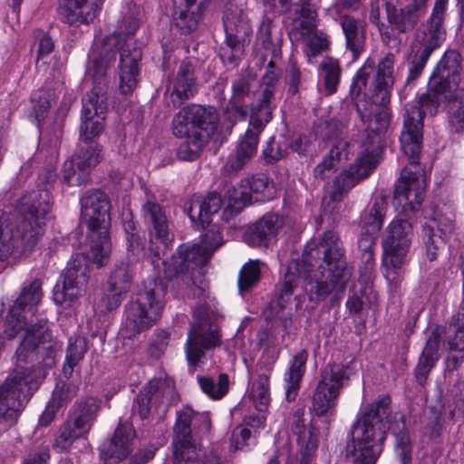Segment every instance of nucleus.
I'll return each mask as SVG.
<instances>
[{
	"label": "nucleus",
	"mask_w": 464,
	"mask_h": 464,
	"mask_svg": "<svg viewBox=\"0 0 464 464\" xmlns=\"http://www.w3.org/2000/svg\"><path fill=\"white\" fill-rule=\"evenodd\" d=\"M132 283V272L130 262L121 261L115 264L108 278V285L112 291L126 294L130 291Z\"/></svg>",
	"instance_id": "nucleus-48"
},
{
	"label": "nucleus",
	"mask_w": 464,
	"mask_h": 464,
	"mask_svg": "<svg viewBox=\"0 0 464 464\" xmlns=\"http://www.w3.org/2000/svg\"><path fill=\"white\" fill-rule=\"evenodd\" d=\"M174 390V382L167 375L154 377L137 394L131 408L132 415H138L142 420L148 419L152 405L169 403Z\"/></svg>",
	"instance_id": "nucleus-26"
},
{
	"label": "nucleus",
	"mask_w": 464,
	"mask_h": 464,
	"mask_svg": "<svg viewBox=\"0 0 464 464\" xmlns=\"http://www.w3.org/2000/svg\"><path fill=\"white\" fill-rule=\"evenodd\" d=\"M429 0H411L404 7H399V0L390 8L388 23L398 34H405L415 30L427 12Z\"/></svg>",
	"instance_id": "nucleus-31"
},
{
	"label": "nucleus",
	"mask_w": 464,
	"mask_h": 464,
	"mask_svg": "<svg viewBox=\"0 0 464 464\" xmlns=\"http://www.w3.org/2000/svg\"><path fill=\"white\" fill-rule=\"evenodd\" d=\"M285 84L287 87V95L291 97L299 96L302 88V73L297 67L296 62L292 58L285 69Z\"/></svg>",
	"instance_id": "nucleus-59"
},
{
	"label": "nucleus",
	"mask_w": 464,
	"mask_h": 464,
	"mask_svg": "<svg viewBox=\"0 0 464 464\" xmlns=\"http://www.w3.org/2000/svg\"><path fill=\"white\" fill-rule=\"evenodd\" d=\"M250 396L256 409L259 412H263L267 409L270 401L269 375L267 373L258 375L256 382L252 386Z\"/></svg>",
	"instance_id": "nucleus-53"
},
{
	"label": "nucleus",
	"mask_w": 464,
	"mask_h": 464,
	"mask_svg": "<svg viewBox=\"0 0 464 464\" xmlns=\"http://www.w3.org/2000/svg\"><path fill=\"white\" fill-rule=\"evenodd\" d=\"M262 265L263 263L259 259H255L249 260L241 267L237 279L238 290L241 295L256 287L260 282Z\"/></svg>",
	"instance_id": "nucleus-47"
},
{
	"label": "nucleus",
	"mask_w": 464,
	"mask_h": 464,
	"mask_svg": "<svg viewBox=\"0 0 464 464\" xmlns=\"http://www.w3.org/2000/svg\"><path fill=\"white\" fill-rule=\"evenodd\" d=\"M140 215L149 231L150 251L157 260H152L155 269L160 267L159 261L165 256L173 240L171 222L167 217L166 208L156 201L153 196L146 194L141 206Z\"/></svg>",
	"instance_id": "nucleus-17"
},
{
	"label": "nucleus",
	"mask_w": 464,
	"mask_h": 464,
	"mask_svg": "<svg viewBox=\"0 0 464 464\" xmlns=\"http://www.w3.org/2000/svg\"><path fill=\"white\" fill-rule=\"evenodd\" d=\"M55 346L53 340L42 344L34 350L32 356H28L26 360H17L18 362L38 363L44 366L52 367L54 363Z\"/></svg>",
	"instance_id": "nucleus-56"
},
{
	"label": "nucleus",
	"mask_w": 464,
	"mask_h": 464,
	"mask_svg": "<svg viewBox=\"0 0 464 464\" xmlns=\"http://www.w3.org/2000/svg\"><path fill=\"white\" fill-rule=\"evenodd\" d=\"M183 138L186 140L178 148V158L184 161L198 160L208 140L192 133L184 135Z\"/></svg>",
	"instance_id": "nucleus-50"
},
{
	"label": "nucleus",
	"mask_w": 464,
	"mask_h": 464,
	"mask_svg": "<svg viewBox=\"0 0 464 464\" xmlns=\"http://www.w3.org/2000/svg\"><path fill=\"white\" fill-rule=\"evenodd\" d=\"M352 275L353 267L347 263L340 236L334 230H326L306 244L302 259H293L287 264L282 285L269 303L267 316L276 317L286 307L301 277L305 281L304 289L310 302L319 304L333 295L331 303L334 305L343 297Z\"/></svg>",
	"instance_id": "nucleus-1"
},
{
	"label": "nucleus",
	"mask_w": 464,
	"mask_h": 464,
	"mask_svg": "<svg viewBox=\"0 0 464 464\" xmlns=\"http://www.w3.org/2000/svg\"><path fill=\"white\" fill-rule=\"evenodd\" d=\"M449 121L455 131L464 130V88L452 93L449 102Z\"/></svg>",
	"instance_id": "nucleus-52"
},
{
	"label": "nucleus",
	"mask_w": 464,
	"mask_h": 464,
	"mask_svg": "<svg viewBox=\"0 0 464 464\" xmlns=\"http://www.w3.org/2000/svg\"><path fill=\"white\" fill-rule=\"evenodd\" d=\"M38 388L29 368L17 367L0 384V423L14 425Z\"/></svg>",
	"instance_id": "nucleus-13"
},
{
	"label": "nucleus",
	"mask_w": 464,
	"mask_h": 464,
	"mask_svg": "<svg viewBox=\"0 0 464 464\" xmlns=\"http://www.w3.org/2000/svg\"><path fill=\"white\" fill-rule=\"evenodd\" d=\"M219 115L215 107L190 103L174 116L172 131L176 137L194 135L209 140L218 130Z\"/></svg>",
	"instance_id": "nucleus-19"
},
{
	"label": "nucleus",
	"mask_w": 464,
	"mask_h": 464,
	"mask_svg": "<svg viewBox=\"0 0 464 464\" xmlns=\"http://www.w3.org/2000/svg\"><path fill=\"white\" fill-rule=\"evenodd\" d=\"M412 237L411 223L408 219L399 218L389 225L388 234L382 242L385 276L395 287L404 277Z\"/></svg>",
	"instance_id": "nucleus-16"
},
{
	"label": "nucleus",
	"mask_w": 464,
	"mask_h": 464,
	"mask_svg": "<svg viewBox=\"0 0 464 464\" xmlns=\"http://www.w3.org/2000/svg\"><path fill=\"white\" fill-rule=\"evenodd\" d=\"M169 282L163 270H158L143 281L141 287L125 305L123 330L129 338L152 327L161 316Z\"/></svg>",
	"instance_id": "nucleus-9"
},
{
	"label": "nucleus",
	"mask_w": 464,
	"mask_h": 464,
	"mask_svg": "<svg viewBox=\"0 0 464 464\" xmlns=\"http://www.w3.org/2000/svg\"><path fill=\"white\" fill-rule=\"evenodd\" d=\"M450 0H435L431 13L427 19L423 37L411 46L407 58L408 73L401 92L413 89L421 77L426 64L432 54L445 42L447 32L444 26Z\"/></svg>",
	"instance_id": "nucleus-11"
},
{
	"label": "nucleus",
	"mask_w": 464,
	"mask_h": 464,
	"mask_svg": "<svg viewBox=\"0 0 464 464\" xmlns=\"http://www.w3.org/2000/svg\"><path fill=\"white\" fill-rule=\"evenodd\" d=\"M108 99V91L104 87L92 85L82 100L80 136L73 157L77 167L88 174L102 160V146L97 138L104 130Z\"/></svg>",
	"instance_id": "nucleus-8"
},
{
	"label": "nucleus",
	"mask_w": 464,
	"mask_h": 464,
	"mask_svg": "<svg viewBox=\"0 0 464 464\" xmlns=\"http://www.w3.org/2000/svg\"><path fill=\"white\" fill-rule=\"evenodd\" d=\"M209 415L185 406L176 412L173 427V464H198V440L208 433Z\"/></svg>",
	"instance_id": "nucleus-12"
},
{
	"label": "nucleus",
	"mask_w": 464,
	"mask_h": 464,
	"mask_svg": "<svg viewBox=\"0 0 464 464\" xmlns=\"http://www.w3.org/2000/svg\"><path fill=\"white\" fill-rule=\"evenodd\" d=\"M344 36V47L353 61L365 53L367 47V24L355 16L343 17L340 24Z\"/></svg>",
	"instance_id": "nucleus-36"
},
{
	"label": "nucleus",
	"mask_w": 464,
	"mask_h": 464,
	"mask_svg": "<svg viewBox=\"0 0 464 464\" xmlns=\"http://www.w3.org/2000/svg\"><path fill=\"white\" fill-rule=\"evenodd\" d=\"M124 297V294L119 291H112V288L108 285V288L104 290L100 297L94 303V308L96 312L106 314L117 309Z\"/></svg>",
	"instance_id": "nucleus-54"
},
{
	"label": "nucleus",
	"mask_w": 464,
	"mask_h": 464,
	"mask_svg": "<svg viewBox=\"0 0 464 464\" xmlns=\"http://www.w3.org/2000/svg\"><path fill=\"white\" fill-rule=\"evenodd\" d=\"M424 243L426 248V256L430 261L437 258L439 250L445 245L443 238L431 227L424 228Z\"/></svg>",
	"instance_id": "nucleus-62"
},
{
	"label": "nucleus",
	"mask_w": 464,
	"mask_h": 464,
	"mask_svg": "<svg viewBox=\"0 0 464 464\" xmlns=\"http://www.w3.org/2000/svg\"><path fill=\"white\" fill-rule=\"evenodd\" d=\"M80 204L88 227L89 256L102 267L107 264L111 251L110 198L104 191L92 188L81 196Z\"/></svg>",
	"instance_id": "nucleus-10"
},
{
	"label": "nucleus",
	"mask_w": 464,
	"mask_h": 464,
	"mask_svg": "<svg viewBox=\"0 0 464 464\" xmlns=\"http://www.w3.org/2000/svg\"><path fill=\"white\" fill-rule=\"evenodd\" d=\"M82 259L76 255L67 263L53 290L54 303L64 308L72 306L86 290L89 276Z\"/></svg>",
	"instance_id": "nucleus-21"
},
{
	"label": "nucleus",
	"mask_w": 464,
	"mask_h": 464,
	"mask_svg": "<svg viewBox=\"0 0 464 464\" xmlns=\"http://www.w3.org/2000/svg\"><path fill=\"white\" fill-rule=\"evenodd\" d=\"M274 28V21L268 16H264L258 27L256 37L262 47L270 51L272 53V56L275 58L277 54L276 44L272 40V31Z\"/></svg>",
	"instance_id": "nucleus-58"
},
{
	"label": "nucleus",
	"mask_w": 464,
	"mask_h": 464,
	"mask_svg": "<svg viewBox=\"0 0 464 464\" xmlns=\"http://www.w3.org/2000/svg\"><path fill=\"white\" fill-rule=\"evenodd\" d=\"M373 103L378 106V109L373 115V121L371 120L370 111L366 109L362 110L358 104L356 106L357 113L361 121L363 123L369 122L363 134V150L372 155L378 157L383 147L382 136L390 128L392 113V109L389 106L390 102H385L384 104L379 102Z\"/></svg>",
	"instance_id": "nucleus-24"
},
{
	"label": "nucleus",
	"mask_w": 464,
	"mask_h": 464,
	"mask_svg": "<svg viewBox=\"0 0 464 464\" xmlns=\"http://www.w3.org/2000/svg\"><path fill=\"white\" fill-rule=\"evenodd\" d=\"M462 62V55L458 50H446L433 68L429 80L435 86H441L448 92H457L460 89L459 85L463 73Z\"/></svg>",
	"instance_id": "nucleus-29"
},
{
	"label": "nucleus",
	"mask_w": 464,
	"mask_h": 464,
	"mask_svg": "<svg viewBox=\"0 0 464 464\" xmlns=\"http://www.w3.org/2000/svg\"><path fill=\"white\" fill-rule=\"evenodd\" d=\"M308 353L303 349L291 360L289 369L285 374L286 383L285 398L288 401H294L298 394L302 379L305 372V365Z\"/></svg>",
	"instance_id": "nucleus-41"
},
{
	"label": "nucleus",
	"mask_w": 464,
	"mask_h": 464,
	"mask_svg": "<svg viewBox=\"0 0 464 464\" xmlns=\"http://www.w3.org/2000/svg\"><path fill=\"white\" fill-rule=\"evenodd\" d=\"M227 185L230 184L226 182L220 191H211L202 201L197 202L198 222L202 228H206L211 223L210 217L218 213L225 201L227 202V198L226 197Z\"/></svg>",
	"instance_id": "nucleus-43"
},
{
	"label": "nucleus",
	"mask_w": 464,
	"mask_h": 464,
	"mask_svg": "<svg viewBox=\"0 0 464 464\" xmlns=\"http://www.w3.org/2000/svg\"><path fill=\"white\" fill-rule=\"evenodd\" d=\"M255 76L250 73H239L232 82V95L227 109L233 111L235 119L238 116L245 120L247 116V108L244 105L246 100L251 97Z\"/></svg>",
	"instance_id": "nucleus-39"
},
{
	"label": "nucleus",
	"mask_w": 464,
	"mask_h": 464,
	"mask_svg": "<svg viewBox=\"0 0 464 464\" xmlns=\"http://www.w3.org/2000/svg\"><path fill=\"white\" fill-rule=\"evenodd\" d=\"M377 164V157L363 150L353 164L335 177L332 198L341 200L343 194H346L362 179L369 177Z\"/></svg>",
	"instance_id": "nucleus-27"
},
{
	"label": "nucleus",
	"mask_w": 464,
	"mask_h": 464,
	"mask_svg": "<svg viewBox=\"0 0 464 464\" xmlns=\"http://www.w3.org/2000/svg\"><path fill=\"white\" fill-rule=\"evenodd\" d=\"M319 89L325 95H333L337 92L341 82L342 68L337 59L324 58L318 67Z\"/></svg>",
	"instance_id": "nucleus-42"
},
{
	"label": "nucleus",
	"mask_w": 464,
	"mask_h": 464,
	"mask_svg": "<svg viewBox=\"0 0 464 464\" xmlns=\"http://www.w3.org/2000/svg\"><path fill=\"white\" fill-rule=\"evenodd\" d=\"M226 197L227 206L225 212L232 214L240 213L245 207L253 202H265L272 198L273 187L268 177L265 174H256L242 181L239 188L233 185H227Z\"/></svg>",
	"instance_id": "nucleus-22"
},
{
	"label": "nucleus",
	"mask_w": 464,
	"mask_h": 464,
	"mask_svg": "<svg viewBox=\"0 0 464 464\" xmlns=\"http://www.w3.org/2000/svg\"><path fill=\"white\" fill-rule=\"evenodd\" d=\"M16 208L22 219L14 232L8 228L0 212V260L10 256H26L34 251L51 218L53 197L46 188L26 191Z\"/></svg>",
	"instance_id": "nucleus-6"
},
{
	"label": "nucleus",
	"mask_w": 464,
	"mask_h": 464,
	"mask_svg": "<svg viewBox=\"0 0 464 464\" xmlns=\"http://www.w3.org/2000/svg\"><path fill=\"white\" fill-rule=\"evenodd\" d=\"M63 179L69 186H80L85 183L89 174L82 168L77 167L75 158L66 160L63 165Z\"/></svg>",
	"instance_id": "nucleus-57"
},
{
	"label": "nucleus",
	"mask_w": 464,
	"mask_h": 464,
	"mask_svg": "<svg viewBox=\"0 0 464 464\" xmlns=\"http://www.w3.org/2000/svg\"><path fill=\"white\" fill-rule=\"evenodd\" d=\"M354 373L352 362L328 363L321 371L320 380L313 392L311 411L318 417L333 416L341 391L349 384Z\"/></svg>",
	"instance_id": "nucleus-15"
},
{
	"label": "nucleus",
	"mask_w": 464,
	"mask_h": 464,
	"mask_svg": "<svg viewBox=\"0 0 464 464\" xmlns=\"http://www.w3.org/2000/svg\"><path fill=\"white\" fill-rule=\"evenodd\" d=\"M295 5L299 7L296 13L305 20L302 22V26L307 30H312L315 26L314 21L317 16L315 0H299Z\"/></svg>",
	"instance_id": "nucleus-61"
},
{
	"label": "nucleus",
	"mask_w": 464,
	"mask_h": 464,
	"mask_svg": "<svg viewBox=\"0 0 464 464\" xmlns=\"http://www.w3.org/2000/svg\"><path fill=\"white\" fill-rule=\"evenodd\" d=\"M201 237L205 246L182 244L169 260L161 261L165 278L176 280L179 287H189L193 297L197 298L206 295L207 284L201 278L202 270L212 254L223 244L222 234L216 226Z\"/></svg>",
	"instance_id": "nucleus-7"
},
{
	"label": "nucleus",
	"mask_w": 464,
	"mask_h": 464,
	"mask_svg": "<svg viewBox=\"0 0 464 464\" xmlns=\"http://www.w3.org/2000/svg\"><path fill=\"white\" fill-rule=\"evenodd\" d=\"M312 140L306 135L288 137V150L296 152L300 156H306L311 150Z\"/></svg>",
	"instance_id": "nucleus-64"
},
{
	"label": "nucleus",
	"mask_w": 464,
	"mask_h": 464,
	"mask_svg": "<svg viewBox=\"0 0 464 464\" xmlns=\"http://www.w3.org/2000/svg\"><path fill=\"white\" fill-rule=\"evenodd\" d=\"M87 351V340L84 337L78 336L69 339L63 367V374L67 380L72 377L74 367L83 359Z\"/></svg>",
	"instance_id": "nucleus-45"
},
{
	"label": "nucleus",
	"mask_w": 464,
	"mask_h": 464,
	"mask_svg": "<svg viewBox=\"0 0 464 464\" xmlns=\"http://www.w3.org/2000/svg\"><path fill=\"white\" fill-rule=\"evenodd\" d=\"M395 61V55L392 53H387L379 60L372 82L371 99L372 102L384 104L391 102L395 82L393 75Z\"/></svg>",
	"instance_id": "nucleus-35"
},
{
	"label": "nucleus",
	"mask_w": 464,
	"mask_h": 464,
	"mask_svg": "<svg viewBox=\"0 0 464 464\" xmlns=\"http://www.w3.org/2000/svg\"><path fill=\"white\" fill-rule=\"evenodd\" d=\"M393 4H396V0H371L369 21L376 27H383V22L381 21V10H385L386 19L388 20V14Z\"/></svg>",
	"instance_id": "nucleus-63"
},
{
	"label": "nucleus",
	"mask_w": 464,
	"mask_h": 464,
	"mask_svg": "<svg viewBox=\"0 0 464 464\" xmlns=\"http://www.w3.org/2000/svg\"><path fill=\"white\" fill-rule=\"evenodd\" d=\"M288 137L285 134L274 135L266 142L261 158L267 165L275 164L287 157Z\"/></svg>",
	"instance_id": "nucleus-46"
},
{
	"label": "nucleus",
	"mask_w": 464,
	"mask_h": 464,
	"mask_svg": "<svg viewBox=\"0 0 464 464\" xmlns=\"http://www.w3.org/2000/svg\"><path fill=\"white\" fill-rule=\"evenodd\" d=\"M392 399L382 394L367 404L353 423L346 440L345 457L353 464H376L391 430L396 439L395 450L402 464L411 462V446L404 416L392 423Z\"/></svg>",
	"instance_id": "nucleus-4"
},
{
	"label": "nucleus",
	"mask_w": 464,
	"mask_h": 464,
	"mask_svg": "<svg viewBox=\"0 0 464 464\" xmlns=\"http://www.w3.org/2000/svg\"><path fill=\"white\" fill-rule=\"evenodd\" d=\"M433 84L429 80L427 91L419 97L417 103L406 108L403 115L400 143L408 164L402 169L395 185L393 201L408 218L419 211L425 195V179L419 161L424 117L426 114L436 115L453 93Z\"/></svg>",
	"instance_id": "nucleus-2"
},
{
	"label": "nucleus",
	"mask_w": 464,
	"mask_h": 464,
	"mask_svg": "<svg viewBox=\"0 0 464 464\" xmlns=\"http://www.w3.org/2000/svg\"><path fill=\"white\" fill-rule=\"evenodd\" d=\"M286 217L277 212H267L248 225L244 233L245 242L253 247H267L276 240L285 225Z\"/></svg>",
	"instance_id": "nucleus-28"
},
{
	"label": "nucleus",
	"mask_w": 464,
	"mask_h": 464,
	"mask_svg": "<svg viewBox=\"0 0 464 464\" xmlns=\"http://www.w3.org/2000/svg\"><path fill=\"white\" fill-rule=\"evenodd\" d=\"M280 78V70L276 66L275 62L271 60L262 77V84L256 99L250 104V109L260 111L264 113L273 116L275 109L276 85Z\"/></svg>",
	"instance_id": "nucleus-37"
},
{
	"label": "nucleus",
	"mask_w": 464,
	"mask_h": 464,
	"mask_svg": "<svg viewBox=\"0 0 464 464\" xmlns=\"http://www.w3.org/2000/svg\"><path fill=\"white\" fill-rule=\"evenodd\" d=\"M102 403L100 398L93 396L76 400L58 430L53 448L68 450L76 440L86 439L97 420Z\"/></svg>",
	"instance_id": "nucleus-14"
},
{
	"label": "nucleus",
	"mask_w": 464,
	"mask_h": 464,
	"mask_svg": "<svg viewBox=\"0 0 464 464\" xmlns=\"http://www.w3.org/2000/svg\"><path fill=\"white\" fill-rule=\"evenodd\" d=\"M349 143L345 140H338L335 142L328 154L324 157L323 160L314 169V176L315 179H325L329 178L334 171L335 166L341 160L342 155L347 158L348 152L346 149Z\"/></svg>",
	"instance_id": "nucleus-44"
},
{
	"label": "nucleus",
	"mask_w": 464,
	"mask_h": 464,
	"mask_svg": "<svg viewBox=\"0 0 464 464\" xmlns=\"http://www.w3.org/2000/svg\"><path fill=\"white\" fill-rule=\"evenodd\" d=\"M224 27L226 38L218 48V57L225 66L234 69L244 57L253 30L249 22L243 18L227 19L224 21Z\"/></svg>",
	"instance_id": "nucleus-23"
},
{
	"label": "nucleus",
	"mask_w": 464,
	"mask_h": 464,
	"mask_svg": "<svg viewBox=\"0 0 464 464\" xmlns=\"http://www.w3.org/2000/svg\"><path fill=\"white\" fill-rule=\"evenodd\" d=\"M78 392V386L72 382H57L49 401L60 409L67 405Z\"/></svg>",
	"instance_id": "nucleus-55"
},
{
	"label": "nucleus",
	"mask_w": 464,
	"mask_h": 464,
	"mask_svg": "<svg viewBox=\"0 0 464 464\" xmlns=\"http://www.w3.org/2000/svg\"><path fill=\"white\" fill-rule=\"evenodd\" d=\"M291 430L296 436L302 462H306L318 448L320 438L319 427L314 420H311L309 425H307L304 420V410L298 409L293 414Z\"/></svg>",
	"instance_id": "nucleus-34"
},
{
	"label": "nucleus",
	"mask_w": 464,
	"mask_h": 464,
	"mask_svg": "<svg viewBox=\"0 0 464 464\" xmlns=\"http://www.w3.org/2000/svg\"><path fill=\"white\" fill-rule=\"evenodd\" d=\"M201 391L213 400L223 398L228 392L229 381L227 373L218 375V382L208 376H198Z\"/></svg>",
	"instance_id": "nucleus-51"
},
{
	"label": "nucleus",
	"mask_w": 464,
	"mask_h": 464,
	"mask_svg": "<svg viewBox=\"0 0 464 464\" xmlns=\"http://www.w3.org/2000/svg\"><path fill=\"white\" fill-rule=\"evenodd\" d=\"M135 431L130 424L120 422L113 436L100 445V459L106 464H117L126 459L131 451Z\"/></svg>",
	"instance_id": "nucleus-32"
},
{
	"label": "nucleus",
	"mask_w": 464,
	"mask_h": 464,
	"mask_svg": "<svg viewBox=\"0 0 464 464\" xmlns=\"http://www.w3.org/2000/svg\"><path fill=\"white\" fill-rule=\"evenodd\" d=\"M170 101L174 107H180L192 99L198 92L195 63L185 59L179 63L176 73L168 87Z\"/></svg>",
	"instance_id": "nucleus-30"
},
{
	"label": "nucleus",
	"mask_w": 464,
	"mask_h": 464,
	"mask_svg": "<svg viewBox=\"0 0 464 464\" xmlns=\"http://www.w3.org/2000/svg\"><path fill=\"white\" fill-rule=\"evenodd\" d=\"M50 341H53V336L48 321L40 319L26 329L25 335L15 352L17 360H26L28 356H32L34 350Z\"/></svg>",
	"instance_id": "nucleus-38"
},
{
	"label": "nucleus",
	"mask_w": 464,
	"mask_h": 464,
	"mask_svg": "<svg viewBox=\"0 0 464 464\" xmlns=\"http://www.w3.org/2000/svg\"><path fill=\"white\" fill-rule=\"evenodd\" d=\"M102 0H58L57 15L71 26L89 24L97 16Z\"/></svg>",
	"instance_id": "nucleus-33"
},
{
	"label": "nucleus",
	"mask_w": 464,
	"mask_h": 464,
	"mask_svg": "<svg viewBox=\"0 0 464 464\" xmlns=\"http://www.w3.org/2000/svg\"><path fill=\"white\" fill-rule=\"evenodd\" d=\"M43 282L39 278L26 280L10 306L5 316L4 333L8 339H14L25 329L28 324V315H34L42 302L44 293Z\"/></svg>",
	"instance_id": "nucleus-18"
},
{
	"label": "nucleus",
	"mask_w": 464,
	"mask_h": 464,
	"mask_svg": "<svg viewBox=\"0 0 464 464\" xmlns=\"http://www.w3.org/2000/svg\"><path fill=\"white\" fill-rule=\"evenodd\" d=\"M140 26V8L133 5L130 13L123 16L119 31L104 37L101 46L97 47V53L92 49L86 68L87 82L109 91L107 71L115 63L119 53V92L122 95L133 92L140 81L142 51L130 40Z\"/></svg>",
	"instance_id": "nucleus-5"
},
{
	"label": "nucleus",
	"mask_w": 464,
	"mask_h": 464,
	"mask_svg": "<svg viewBox=\"0 0 464 464\" xmlns=\"http://www.w3.org/2000/svg\"><path fill=\"white\" fill-rule=\"evenodd\" d=\"M392 399L382 394L367 404L353 423L346 440L345 457L353 464H376L391 430L396 439L395 450L402 464L411 462V446L404 416L392 423Z\"/></svg>",
	"instance_id": "nucleus-3"
},
{
	"label": "nucleus",
	"mask_w": 464,
	"mask_h": 464,
	"mask_svg": "<svg viewBox=\"0 0 464 464\" xmlns=\"http://www.w3.org/2000/svg\"><path fill=\"white\" fill-rule=\"evenodd\" d=\"M212 3L213 0H201L195 9H192L193 7L175 8L173 13L175 27L185 35L195 33Z\"/></svg>",
	"instance_id": "nucleus-40"
},
{
	"label": "nucleus",
	"mask_w": 464,
	"mask_h": 464,
	"mask_svg": "<svg viewBox=\"0 0 464 464\" xmlns=\"http://www.w3.org/2000/svg\"><path fill=\"white\" fill-rule=\"evenodd\" d=\"M363 0H334L329 7V12L333 18L341 24L343 17L352 16L347 11H356L359 9Z\"/></svg>",
	"instance_id": "nucleus-60"
},
{
	"label": "nucleus",
	"mask_w": 464,
	"mask_h": 464,
	"mask_svg": "<svg viewBox=\"0 0 464 464\" xmlns=\"http://www.w3.org/2000/svg\"><path fill=\"white\" fill-rule=\"evenodd\" d=\"M272 118L267 112L250 109L247 129L237 143L235 155L228 158L224 167L227 174L237 173L256 154L260 135Z\"/></svg>",
	"instance_id": "nucleus-20"
},
{
	"label": "nucleus",
	"mask_w": 464,
	"mask_h": 464,
	"mask_svg": "<svg viewBox=\"0 0 464 464\" xmlns=\"http://www.w3.org/2000/svg\"><path fill=\"white\" fill-rule=\"evenodd\" d=\"M385 213V202L382 199H375L362 215V230L378 235L380 232Z\"/></svg>",
	"instance_id": "nucleus-49"
},
{
	"label": "nucleus",
	"mask_w": 464,
	"mask_h": 464,
	"mask_svg": "<svg viewBox=\"0 0 464 464\" xmlns=\"http://www.w3.org/2000/svg\"><path fill=\"white\" fill-rule=\"evenodd\" d=\"M220 344V334L212 329L208 319L203 318L193 323L186 343V357L189 371L194 372L207 351L213 350Z\"/></svg>",
	"instance_id": "nucleus-25"
}]
</instances>
